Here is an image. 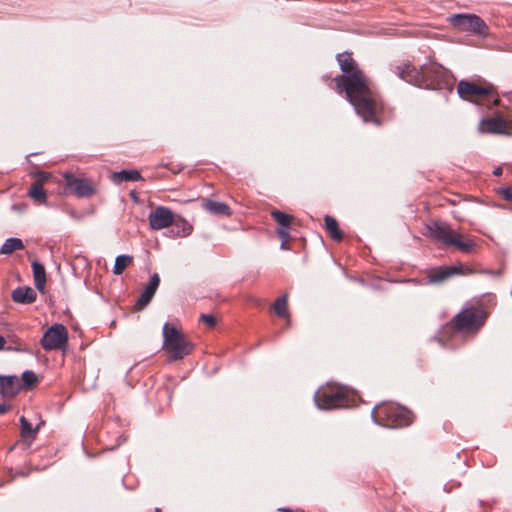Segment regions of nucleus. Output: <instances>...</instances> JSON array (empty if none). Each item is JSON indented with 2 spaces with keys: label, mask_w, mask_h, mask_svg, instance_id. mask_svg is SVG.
I'll return each mask as SVG.
<instances>
[{
  "label": "nucleus",
  "mask_w": 512,
  "mask_h": 512,
  "mask_svg": "<svg viewBox=\"0 0 512 512\" xmlns=\"http://www.w3.org/2000/svg\"><path fill=\"white\" fill-rule=\"evenodd\" d=\"M334 81L340 92H345L348 101L354 107L355 112L365 121L380 124L378 114L381 103L371 90L369 82L362 71H354L353 74L339 75Z\"/></svg>",
  "instance_id": "1"
},
{
  "label": "nucleus",
  "mask_w": 512,
  "mask_h": 512,
  "mask_svg": "<svg viewBox=\"0 0 512 512\" xmlns=\"http://www.w3.org/2000/svg\"><path fill=\"white\" fill-rule=\"evenodd\" d=\"M394 73L402 80L425 89H442L451 84L449 71L437 63L424 64L420 69L404 64L396 66Z\"/></svg>",
  "instance_id": "2"
},
{
  "label": "nucleus",
  "mask_w": 512,
  "mask_h": 512,
  "mask_svg": "<svg viewBox=\"0 0 512 512\" xmlns=\"http://www.w3.org/2000/svg\"><path fill=\"white\" fill-rule=\"evenodd\" d=\"M426 230L428 236L433 240L446 247L453 246L463 253H471L476 247L472 239L464 238L446 222L434 221L426 225Z\"/></svg>",
  "instance_id": "3"
},
{
  "label": "nucleus",
  "mask_w": 512,
  "mask_h": 512,
  "mask_svg": "<svg viewBox=\"0 0 512 512\" xmlns=\"http://www.w3.org/2000/svg\"><path fill=\"white\" fill-rule=\"evenodd\" d=\"M372 418L378 425L384 427H404L412 422V413L405 407L394 403H384L372 410Z\"/></svg>",
  "instance_id": "4"
},
{
  "label": "nucleus",
  "mask_w": 512,
  "mask_h": 512,
  "mask_svg": "<svg viewBox=\"0 0 512 512\" xmlns=\"http://www.w3.org/2000/svg\"><path fill=\"white\" fill-rule=\"evenodd\" d=\"M486 314L481 306H470L462 309L453 318V337L460 333L476 334L484 325Z\"/></svg>",
  "instance_id": "5"
},
{
  "label": "nucleus",
  "mask_w": 512,
  "mask_h": 512,
  "mask_svg": "<svg viewBox=\"0 0 512 512\" xmlns=\"http://www.w3.org/2000/svg\"><path fill=\"white\" fill-rule=\"evenodd\" d=\"M162 348L169 353V361L183 359L191 353L193 344L187 341L183 334L174 326L165 323L162 329Z\"/></svg>",
  "instance_id": "6"
},
{
  "label": "nucleus",
  "mask_w": 512,
  "mask_h": 512,
  "mask_svg": "<svg viewBox=\"0 0 512 512\" xmlns=\"http://www.w3.org/2000/svg\"><path fill=\"white\" fill-rule=\"evenodd\" d=\"M457 92L462 99L468 101L491 96L493 97L492 103L494 106L499 105L500 102L496 88L491 83L479 85L475 82L461 80L457 85Z\"/></svg>",
  "instance_id": "7"
},
{
  "label": "nucleus",
  "mask_w": 512,
  "mask_h": 512,
  "mask_svg": "<svg viewBox=\"0 0 512 512\" xmlns=\"http://www.w3.org/2000/svg\"><path fill=\"white\" fill-rule=\"evenodd\" d=\"M67 342V329L62 324H54L49 327L41 339V345L46 351L63 349Z\"/></svg>",
  "instance_id": "8"
},
{
  "label": "nucleus",
  "mask_w": 512,
  "mask_h": 512,
  "mask_svg": "<svg viewBox=\"0 0 512 512\" xmlns=\"http://www.w3.org/2000/svg\"><path fill=\"white\" fill-rule=\"evenodd\" d=\"M450 23L462 31L486 35L488 27L485 22L475 14H455L450 17Z\"/></svg>",
  "instance_id": "9"
},
{
  "label": "nucleus",
  "mask_w": 512,
  "mask_h": 512,
  "mask_svg": "<svg viewBox=\"0 0 512 512\" xmlns=\"http://www.w3.org/2000/svg\"><path fill=\"white\" fill-rule=\"evenodd\" d=\"M478 130L481 133L512 135V121L499 115L483 118L479 122Z\"/></svg>",
  "instance_id": "10"
},
{
  "label": "nucleus",
  "mask_w": 512,
  "mask_h": 512,
  "mask_svg": "<svg viewBox=\"0 0 512 512\" xmlns=\"http://www.w3.org/2000/svg\"><path fill=\"white\" fill-rule=\"evenodd\" d=\"M319 409H333L347 405L346 396L342 391H317L314 396Z\"/></svg>",
  "instance_id": "11"
},
{
  "label": "nucleus",
  "mask_w": 512,
  "mask_h": 512,
  "mask_svg": "<svg viewBox=\"0 0 512 512\" xmlns=\"http://www.w3.org/2000/svg\"><path fill=\"white\" fill-rule=\"evenodd\" d=\"M175 215L166 206H157L148 214L149 227L158 231L172 226Z\"/></svg>",
  "instance_id": "12"
},
{
  "label": "nucleus",
  "mask_w": 512,
  "mask_h": 512,
  "mask_svg": "<svg viewBox=\"0 0 512 512\" xmlns=\"http://www.w3.org/2000/svg\"><path fill=\"white\" fill-rule=\"evenodd\" d=\"M64 178L67 189L79 198L90 197L95 193V188L88 179L76 177L71 173H66Z\"/></svg>",
  "instance_id": "13"
},
{
  "label": "nucleus",
  "mask_w": 512,
  "mask_h": 512,
  "mask_svg": "<svg viewBox=\"0 0 512 512\" xmlns=\"http://www.w3.org/2000/svg\"><path fill=\"white\" fill-rule=\"evenodd\" d=\"M471 272V269L459 266H438L431 268L428 272V284H440L454 275Z\"/></svg>",
  "instance_id": "14"
},
{
  "label": "nucleus",
  "mask_w": 512,
  "mask_h": 512,
  "mask_svg": "<svg viewBox=\"0 0 512 512\" xmlns=\"http://www.w3.org/2000/svg\"><path fill=\"white\" fill-rule=\"evenodd\" d=\"M21 390V384L17 376H0V394L5 397H13Z\"/></svg>",
  "instance_id": "15"
},
{
  "label": "nucleus",
  "mask_w": 512,
  "mask_h": 512,
  "mask_svg": "<svg viewBox=\"0 0 512 512\" xmlns=\"http://www.w3.org/2000/svg\"><path fill=\"white\" fill-rule=\"evenodd\" d=\"M159 284L160 277L157 273H155L151 276L148 285L146 286L143 293L140 295L136 302V306L138 309H142L150 303L154 294L156 293Z\"/></svg>",
  "instance_id": "16"
},
{
  "label": "nucleus",
  "mask_w": 512,
  "mask_h": 512,
  "mask_svg": "<svg viewBox=\"0 0 512 512\" xmlns=\"http://www.w3.org/2000/svg\"><path fill=\"white\" fill-rule=\"evenodd\" d=\"M11 298L15 303L31 304L36 300V293L29 286H20L12 291Z\"/></svg>",
  "instance_id": "17"
},
{
  "label": "nucleus",
  "mask_w": 512,
  "mask_h": 512,
  "mask_svg": "<svg viewBox=\"0 0 512 512\" xmlns=\"http://www.w3.org/2000/svg\"><path fill=\"white\" fill-rule=\"evenodd\" d=\"M336 58L342 71L341 75H349L350 73L353 74L354 71H361L351 53L344 52L338 54Z\"/></svg>",
  "instance_id": "18"
},
{
  "label": "nucleus",
  "mask_w": 512,
  "mask_h": 512,
  "mask_svg": "<svg viewBox=\"0 0 512 512\" xmlns=\"http://www.w3.org/2000/svg\"><path fill=\"white\" fill-rule=\"evenodd\" d=\"M21 438L25 448H29L36 437L38 428H33L32 424L24 417H20Z\"/></svg>",
  "instance_id": "19"
},
{
  "label": "nucleus",
  "mask_w": 512,
  "mask_h": 512,
  "mask_svg": "<svg viewBox=\"0 0 512 512\" xmlns=\"http://www.w3.org/2000/svg\"><path fill=\"white\" fill-rule=\"evenodd\" d=\"M32 270H33V277H34V283L35 287L43 293L45 290V284H46V270L44 265H42L38 261L32 262Z\"/></svg>",
  "instance_id": "20"
},
{
  "label": "nucleus",
  "mask_w": 512,
  "mask_h": 512,
  "mask_svg": "<svg viewBox=\"0 0 512 512\" xmlns=\"http://www.w3.org/2000/svg\"><path fill=\"white\" fill-rule=\"evenodd\" d=\"M203 207L208 212H210L211 214H214V215H226V216L231 215L230 207L224 202L214 201V200H206L203 204Z\"/></svg>",
  "instance_id": "21"
},
{
  "label": "nucleus",
  "mask_w": 512,
  "mask_h": 512,
  "mask_svg": "<svg viewBox=\"0 0 512 512\" xmlns=\"http://www.w3.org/2000/svg\"><path fill=\"white\" fill-rule=\"evenodd\" d=\"M173 228L171 232L176 237H187L191 235L193 226L184 218H174Z\"/></svg>",
  "instance_id": "22"
},
{
  "label": "nucleus",
  "mask_w": 512,
  "mask_h": 512,
  "mask_svg": "<svg viewBox=\"0 0 512 512\" xmlns=\"http://www.w3.org/2000/svg\"><path fill=\"white\" fill-rule=\"evenodd\" d=\"M113 180L115 182H133L142 180V176L137 170H121L113 173Z\"/></svg>",
  "instance_id": "23"
},
{
  "label": "nucleus",
  "mask_w": 512,
  "mask_h": 512,
  "mask_svg": "<svg viewBox=\"0 0 512 512\" xmlns=\"http://www.w3.org/2000/svg\"><path fill=\"white\" fill-rule=\"evenodd\" d=\"M325 228L333 240L340 241L343 238V234L338 227V223L332 216L326 215L324 218Z\"/></svg>",
  "instance_id": "24"
},
{
  "label": "nucleus",
  "mask_w": 512,
  "mask_h": 512,
  "mask_svg": "<svg viewBox=\"0 0 512 512\" xmlns=\"http://www.w3.org/2000/svg\"><path fill=\"white\" fill-rule=\"evenodd\" d=\"M24 248L23 241L20 238L11 237L5 240L0 248V254L9 255L16 250Z\"/></svg>",
  "instance_id": "25"
},
{
  "label": "nucleus",
  "mask_w": 512,
  "mask_h": 512,
  "mask_svg": "<svg viewBox=\"0 0 512 512\" xmlns=\"http://www.w3.org/2000/svg\"><path fill=\"white\" fill-rule=\"evenodd\" d=\"M28 195L35 201L41 204L46 203L47 200V194L43 189V186L41 182H33L29 191Z\"/></svg>",
  "instance_id": "26"
},
{
  "label": "nucleus",
  "mask_w": 512,
  "mask_h": 512,
  "mask_svg": "<svg viewBox=\"0 0 512 512\" xmlns=\"http://www.w3.org/2000/svg\"><path fill=\"white\" fill-rule=\"evenodd\" d=\"M133 262V257L130 255H119L115 259L113 273L115 275H121L124 270Z\"/></svg>",
  "instance_id": "27"
},
{
  "label": "nucleus",
  "mask_w": 512,
  "mask_h": 512,
  "mask_svg": "<svg viewBox=\"0 0 512 512\" xmlns=\"http://www.w3.org/2000/svg\"><path fill=\"white\" fill-rule=\"evenodd\" d=\"M272 308L279 317L287 318L289 316L287 308V295L285 294L281 297H278Z\"/></svg>",
  "instance_id": "28"
},
{
  "label": "nucleus",
  "mask_w": 512,
  "mask_h": 512,
  "mask_svg": "<svg viewBox=\"0 0 512 512\" xmlns=\"http://www.w3.org/2000/svg\"><path fill=\"white\" fill-rule=\"evenodd\" d=\"M271 216L277 222L279 228H290L292 221L291 215L278 210H274L271 212Z\"/></svg>",
  "instance_id": "29"
},
{
  "label": "nucleus",
  "mask_w": 512,
  "mask_h": 512,
  "mask_svg": "<svg viewBox=\"0 0 512 512\" xmlns=\"http://www.w3.org/2000/svg\"><path fill=\"white\" fill-rule=\"evenodd\" d=\"M6 339V342L9 343V346L5 349L8 351H17L21 352L24 351L25 348L23 346V343L19 337H17L14 334L8 335Z\"/></svg>",
  "instance_id": "30"
},
{
  "label": "nucleus",
  "mask_w": 512,
  "mask_h": 512,
  "mask_svg": "<svg viewBox=\"0 0 512 512\" xmlns=\"http://www.w3.org/2000/svg\"><path fill=\"white\" fill-rule=\"evenodd\" d=\"M22 382L25 387L30 388L38 382V377L33 371L26 370L22 373Z\"/></svg>",
  "instance_id": "31"
},
{
  "label": "nucleus",
  "mask_w": 512,
  "mask_h": 512,
  "mask_svg": "<svg viewBox=\"0 0 512 512\" xmlns=\"http://www.w3.org/2000/svg\"><path fill=\"white\" fill-rule=\"evenodd\" d=\"M34 176L36 177L35 182H41L42 186L45 182H47L51 178V174L48 172L39 171L34 173Z\"/></svg>",
  "instance_id": "32"
},
{
  "label": "nucleus",
  "mask_w": 512,
  "mask_h": 512,
  "mask_svg": "<svg viewBox=\"0 0 512 512\" xmlns=\"http://www.w3.org/2000/svg\"><path fill=\"white\" fill-rule=\"evenodd\" d=\"M200 320L207 324L209 327H213L216 324V320L211 314H201Z\"/></svg>",
  "instance_id": "33"
},
{
  "label": "nucleus",
  "mask_w": 512,
  "mask_h": 512,
  "mask_svg": "<svg viewBox=\"0 0 512 512\" xmlns=\"http://www.w3.org/2000/svg\"><path fill=\"white\" fill-rule=\"evenodd\" d=\"M289 230L290 228H278L277 233L281 239V241L288 242L289 239Z\"/></svg>",
  "instance_id": "34"
},
{
  "label": "nucleus",
  "mask_w": 512,
  "mask_h": 512,
  "mask_svg": "<svg viewBox=\"0 0 512 512\" xmlns=\"http://www.w3.org/2000/svg\"><path fill=\"white\" fill-rule=\"evenodd\" d=\"M502 195L508 201H512V188L506 187L501 190Z\"/></svg>",
  "instance_id": "35"
},
{
  "label": "nucleus",
  "mask_w": 512,
  "mask_h": 512,
  "mask_svg": "<svg viewBox=\"0 0 512 512\" xmlns=\"http://www.w3.org/2000/svg\"><path fill=\"white\" fill-rule=\"evenodd\" d=\"M6 339L0 335V350L5 348Z\"/></svg>",
  "instance_id": "36"
},
{
  "label": "nucleus",
  "mask_w": 512,
  "mask_h": 512,
  "mask_svg": "<svg viewBox=\"0 0 512 512\" xmlns=\"http://www.w3.org/2000/svg\"><path fill=\"white\" fill-rule=\"evenodd\" d=\"M493 174L496 176H500L502 174V169L500 167L494 169Z\"/></svg>",
  "instance_id": "37"
},
{
  "label": "nucleus",
  "mask_w": 512,
  "mask_h": 512,
  "mask_svg": "<svg viewBox=\"0 0 512 512\" xmlns=\"http://www.w3.org/2000/svg\"><path fill=\"white\" fill-rule=\"evenodd\" d=\"M9 409L6 405H0V414L5 413Z\"/></svg>",
  "instance_id": "38"
},
{
  "label": "nucleus",
  "mask_w": 512,
  "mask_h": 512,
  "mask_svg": "<svg viewBox=\"0 0 512 512\" xmlns=\"http://www.w3.org/2000/svg\"><path fill=\"white\" fill-rule=\"evenodd\" d=\"M281 249H283V250L288 249L287 242L281 241Z\"/></svg>",
  "instance_id": "39"
},
{
  "label": "nucleus",
  "mask_w": 512,
  "mask_h": 512,
  "mask_svg": "<svg viewBox=\"0 0 512 512\" xmlns=\"http://www.w3.org/2000/svg\"><path fill=\"white\" fill-rule=\"evenodd\" d=\"M505 96H507V97H508V99L512 102V91H511V92H507V93L505 94Z\"/></svg>",
  "instance_id": "40"
},
{
  "label": "nucleus",
  "mask_w": 512,
  "mask_h": 512,
  "mask_svg": "<svg viewBox=\"0 0 512 512\" xmlns=\"http://www.w3.org/2000/svg\"><path fill=\"white\" fill-rule=\"evenodd\" d=\"M155 512H162L160 508H156Z\"/></svg>",
  "instance_id": "41"
}]
</instances>
